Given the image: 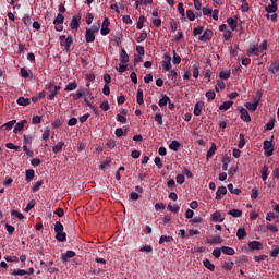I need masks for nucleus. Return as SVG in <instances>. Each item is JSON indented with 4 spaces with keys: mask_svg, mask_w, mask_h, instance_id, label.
<instances>
[{
    "mask_svg": "<svg viewBox=\"0 0 279 279\" xmlns=\"http://www.w3.org/2000/svg\"><path fill=\"white\" fill-rule=\"evenodd\" d=\"M54 232L56 239L59 243H64V241H66V232H64V225H62V222L57 221L54 223Z\"/></svg>",
    "mask_w": 279,
    "mask_h": 279,
    "instance_id": "1",
    "label": "nucleus"
},
{
    "mask_svg": "<svg viewBox=\"0 0 279 279\" xmlns=\"http://www.w3.org/2000/svg\"><path fill=\"white\" fill-rule=\"evenodd\" d=\"M262 99H263V92H257L253 98L254 102H246L244 106L245 108H247V110H251L252 112H256Z\"/></svg>",
    "mask_w": 279,
    "mask_h": 279,
    "instance_id": "2",
    "label": "nucleus"
},
{
    "mask_svg": "<svg viewBox=\"0 0 279 279\" xmlns=\"http://www.w3.org/2000/svg\"><path fill=\"white\" fill-rule=\"evenodd\" d=\"M274 149H275V145L274 143H271V141H265L264 142V154L266 156V158H269V156H274Z\"/></svg>",
    "mask_w": 279,
    "mask_h": 279,
    "instance_id": "3",
    "label": "nucleus"
},
{
    "mask_svg": "<svg viewBox=\"0 0 279 279\" xmlns=\"http://www.w3.org/2000/svg\"><path fill=\"white\" fill-rule=\"evenodd\" d=\"M238 110L240 111V119H242V121H245V123H250L252 121V117H250L247 109L238 107Z\"/></svg>",
    "mask_w": 279,
    "mask_h": 279,
    "instance_id": "4",
    "label": "nucleus"
},
{
    "mask_svg": "<svg viewBox=\"0 0 279 279\" xmlns=\"http://www.w3.org/2000/svg\"><path fill=\"white\" fill-rule=\"evenodd\" d=\"M110 20L108 17H105L102 21L100 34L101 36H108L110 34Z\"/></svg>",
    "mask_w": 279,
    "mask_h": 279,
    "instance_id": "5",
    "label": "nucleus"
},
{
    "mask_svg": "<svg viewBox=\"0 0 279 279\" xmlns=\"http://www.w3.org/2000/svg\"><path fill=\"white\" fill-rule=\"evenodd\" d=\"M82 21V14H76L72 17V21L70 23L71 29H80V22Z\"/></svg>",
    "mask_w": 279,
    "mask_h": 279,
    "instance_id": "6",
    "label": "nucleus"
},
{
    "mask_svg": "<svg viewBox=\"0 0 279 279\" xmlns=\"http://www.w3.org/2000/svg\"><path fill=\"white\" fill-rule=\"evenodd\" d=\"M260 53H263V50H260V48L256 44H253L248 47V50H247L248 57L252 58V56H259Z\"/></svg>",
    "mask_w": 279,
    "mask_h": 279,
    "instance_id": "7",
    "label": "nucleus"
},
{
    "mask_svg": "<svg viewBox=\"0 0 279 279\" xmlns=\"http://www.w3.org/2000/svg\"><path fill=\"white\" fill-rule=\"evenodd\" d=\"M61 47H64L65 51H71V46L73 45V35H69L68 38L60 43Z\"/></svg>",
    "mask_w": 279,
    "mask_h": 279,
    "instance_id": "8",
    "label": "nucleus"
},
{
    "mask_svg": "<svg viewBox=\"0 0 279 279\" xmlns=\"http://www.w3.org/2000/svg\"><path fill=\"white\" fill-rule=\"evenodd\" d=\"M162 61L163 71H171V54L165 53Z\"/></svg>",
    "mask_w": 279,
    "mask_h": 279,
    "instance_id": "9",
    "label": "nucleus"
},
{
    "mask_svg": "<svg viewBox=\"0 0 279 279\" xmlns=\"http://www.w3.org/2000/svg\"><path fill=\"white\" fill-rule=\"evenodd\" d=\"M213 38V29H206L202 36H199L198 40L201 43H206L207 40H210Z\"/></svg>",
    "mask_w": 279,
    "mask_h": 279,
    "instance_id": "10",
    "label": "nucleus"
},
{
    "mask_svg": "<svg viewBox=\"0 0 279 279\" xmlns=\"http://www.w3.org/2000/svg\"><path fill=\"white\" fill-rule=\"evenodd\" d=\"M227 24L231 27V32H234L239 27V20L236 17H228Z\"/></svg>",
    "mask_w": 279,
    "mask_h": 279,
    "instance_id": "11",
    "label": "nucleus"
},
{
    "mask_svg": "<svg viewBox=\"0 0 279 279\" xmlns=\"http://www.w3.org/2000/svg\"><path fill=\"white\" fill-rule=\"evenodd\" d=\"M120 62L122 64H128V62H130V56L128 54V51H125V49H121L120 52Z\"/></svg>",
    "mask_w": 279,
    "mask_h": 279,
    "instance_id": "12",
    "label": "nucleus"
},
{
    "mask_svg": "<svg viewBox=\"0 0 279 279\" xmlns=\"http://www.w3.org/2000/svg\"><path fill=\"white\" fill-rule=\"evenodd\" d=\"M220 250L222 254H226V256H234V254H236V251L230 246H222Z\"/></svg>",
    "mask_w": 279,
    "mask_h": 279,
    "instance_id": "13",
    "label": "nucleus"
},
{
    "mask_svg": "<svg viewBox=\"0 0 279 279\" xmlns=\"http://www.w3.org/2000/svg\"><path fill=\"white\" fill-rule=\"evenodd\" d=\"M278 71H279V59L272 61L269 66V72L272 73L274 75H276Z\"/></svg>",
    "mask_w": 279,
    "mask_h": 279,
    "instance_id": "14",
    "label": "nucleus"
},
{
    "mask_svg": "<svg viewBox=\"0 0 279 279\" xmlns=\"http://www.w3.org/2000/svg\"><path fill=\"white\" fill-rule=\"evenodd\" d=\"M228 193V189L226 186H219L216 192V199L219 202L221 199V195H226Z\"/></svg>",
    "mask_w": 279,
    "mask_h": 279,
    "instance_id": "15",
    "label": "nucleus"
},
{
    "mask_svg": "<svg viewBox=\"0 0 279 279\" xmlns=\"http://www.w3.org/2000/svg\"><path fill=\"white\" fill-rule=\"evenodd\" d=\"M25 125H27V120H22L21 122H19V123L15 125L13 132H14L15 134L19 133V132H23V130L25 129Z\"/></svg>",
    "mask_w": 279,
    "mask_h": 279,
    "instance_id": "16",
    "label": "nucleus"
},
{
    "mask_svg": "<svg viewBox=\"0 0 279 279\" xmlns=\"http://www.w3.org/2000/svg\"><path fill=\"white\" fill-rule=\"evenodd\" d=\"M202 108H204V101H197L194 106L195 117H199V114H202Z\"/></svg>",
    "mask_w": 279,
    "mask_h": 279,
    "instance_id": "17",
    "label": "nucleus"
},
{
    "mask_svg": "<svg viewBox=\"0 0 279 279\" xmlns=\"http://www.w3.org/2000/svg\"><path fill=\"white\" fill-rule=\"evenodd\" d=\"M208 245H217L223 243V238L220 235L215 236L214 239H207Z\"/></svg>",
    "mask_w": 279,
    "mask_h": 279,
    "instance_id": "18",
    "label": "nucleus"
},
{
    "mask_svg": "<svg viewBox=\"0 0 279 279\" xmlns=\"http://www.w3.org/2000/svg\"><path fill=\"white\" fill-rule=\"evenodd\" d=\"M248 247L250 250H263V243L259 241H251L248 242Z\"/></svg>",
    "mask_w": 279,
    "mask_h": 279,
    "instance_id": "19",
    "label": "nucleus"
},
{
    "mask_svg": "<svg viewBox=\"0 0 279 279\" xmlns=\"http://www.w3.org/2000/svg\"><path fill=\"white\" fill-rule=\"evenodd\" d=\"M85 40H86V43H95V33H93L92 31H88V28H86Z\"/></svg>",
    "mask_w": 279,
    "mask_h": 279,
    "instance_id": "20",
    "label": "nucleus"
},
{
    "mask_svg": "<svg viewBox=\"0 0 279 279\" xmlns=\"http://www.w3.org/2000/svg\"><path fill=\"white\" fill-rule=\"evenodd\" d=\"M211 220L215 221V223H222L223 218H221V211H215L211 215Z\"/></svg>",
    "mask_w": 279,
    "mask_h": 279,
    "instance_id": "21",
    "label": "nucleus"
},
{
    "mask_svg": "<svg viewBox=\"0 0 279 279\" xmlns=\"http://www.w3.org/2000/svg\"><path fill=\"white\" fill-rule=\"evenodd\" d=\"M222 268L226 269V271H232L234 268V262H230V257L227 258V260L223 263Z\"/></svg>",
    "mask_w": 279,
    "mask_h": 279,
    "instance_id": "22",
    "label": "nucleus"
},
{
    "mask_svg": "<svg viewBox=\"0 0 279 279\" xmlns=\"http://www.w3.org/2000/svg\"><path fill=\"white\" fill-rule=\"evenodd\" d=\"M265 11L268 12V14H276V12L278 11V4H268L266 8H265Z\"/></svg>",
    "mask_w": 279,
    "mask_h": 279,
    "instance_id": "23",
    "label": "nucleus"
},
{
    "mask_svg": "<svg viewBox=\"0 0 279 279\" xmlns=\"http://www.w3.org/2000/svg\"><path fill=\"white\" fill-rule=\"evenodd\" d=\"M215 151H217V145L213 143L206 155L207 160H210V158L215 156Z\"/></svg>",
    "mask_w": 279,
    "mask_h": 279,
    "instance_id": "24",
    "label": "nucleus"
},
{
    "mask_svg": "<svg viewBox=\"0 0 279 279\" xmlns=\"http://www.w3.org/2000/svg\"><path fill=\"white\" fill-rule=\"evenodd\" d=\"M236 236L239 241H243L247 236V232L245 231V228H239L236 231Z\"/></svg>",
    "mask_w": 279,
    "mask_h": 279,
    "instance_id": "25",
    "label": "nucleus"
},
{
    "mask_svg": "<svg viewBox=\"0 0 279 279\" xmlns=\"http://www.w3.org/2000/svg\"><path fill=\"white\" fill-rule=\"evenodd\" d=\"M168 101H169V96H167L166 94H162L161 98L158 101V106L160 108H165V106H167Z\"/></svg>",
    "mask_w": 279,
    "mask_h": 279,
    "instance_id": "26",
    "label": "nucleus"
},
{
    "mask_svg": "<svg viewBox=\"0 0 279 279\" xmlns=\"http://www.w3.org/2000/svg\"><path fill=\"white\" fill-rule=\"evenodd\" d=\"M228 215H231V217H234V219H239V217L243 216V211H241V209H231L229 210Z\"/></svg>",
    "mask_w": 279,
    "mask_h": 279,
    "instance_id": "27",
    "label": "nucleus"
},
{
    "mask_svg": "<svg viewBox=\"0 0 279 279\" xmlns=\"http://www.w3.org/2000/svg\"><path fill=\"white\" fill-rule=\"evenodd\" d=\"M260 173H262V180L263 182H265L267 178H269V167L264 166L260 170Z\"/></svg>",
    "mask_w": 279,
    "mask_h": 279,
    "instance_id": "28",
    "label": "nucleus"
},
{
    "mask_svg": "<svg viewBox=\"0 0 279 279\" xmlns=\"http://www.w3.org/2000/svg\"><path fill=\"white\" fill-rule=\"evenodd\" d=\"M227 189L230 191V193H232V195H241V189H234V185L232 183H229L227 185Z\"/></svg>",
    "mask_w": 279,
    "mask_h": 279,
    "instance_id": "29",
    "label": "nucleus"
},
{
    "mask_svg": "<svg viewBox=\"0 0 279 279\" xmlns=\"http://www.w3.org/2000/svg\"><path fill=\"white\" fill-rule=\"evenodd\" d=\"M35 177L36 172L34 171V169L26 170V182H32V180H34Z\"/></svg>",
    "mask_w": 279,
    "mask_h": 279,
    "instance_id": "30",
    "label": "nucleus"
},
{
    "mask_svg": "<svg viewBox=\"0 0 279 279\" xmlns=\"http://www.w3.org/2000/svg\"><path fill=\"white\" fill-rule=\"evenodd\" d=\"M62 147H64V141L58 142V144L52 147L53 154H60Z\"/></svg>",
    "mask_w": 279,
    "mask_h": 279,
    "instance_id": "31",
    "label": "nucleus"
},
{
    "mask_svg": "<svg viewBox=\"0 0 279 279\" xmlns=\"http://www.w3.org/2000/svg\"><path fill=\"white\" fill-rule=\"evenodd\" d=\"M16 102L19 106H29V104H32L29 98H25V97H19Z\"/></svg>",
    "mask_w": 279,
    "mask_h": 279,
    "instance_id": "32",
    "label": "nucleus"
},
{
    "mask_svg": "<svg viewBox=\"0 0 279 279\" xmlns=\"http://www.w3.org/2000/svg\"><path fill=\"white\" fill-rule=\"evenodd\" d=\"M173 241V236L171 235H161L159 239V245H162L163 243H171Z\"/></svg>",
    "mask_w": 279,
    "mask_h": 279,
    "instance_id": "33",
    "label": "nucleus"
},
{
    "mask_svg": "<svg viewBox=\"0 0 279 279\" xmlns=\"http://www.w3.org/2000/svg\"><path fill=\"white\" fill-rule=\"evenodd\" d=\"M14 125H16V120H11V121L4 123L1 126V130H3V128H4L7 131H10V130H12V128H14Z\"/></svg>",
    "mask_w": 279,
    "mask_h": 279,
    "instance_id": "34",
    "label": "nucleus"
},
{
    "mask_svg": "<svg viewBox=\"0 0 279 279\" xmlns=\"http://www.w3.org/2000/svg\"><path fill=\"white\" fill-rule=\"evenodd\" d=\"M63 260L66 263L69 258H75V252L74 251H66L65 254H62Z\"/></svg>",
    "mask_w": 279,
    "mask_h": 279,
    "instance_id": "35",
    "label": "nucleus"
},
{
    "mask_svg": "<svg viewBox=\"0 0 279 279\" xmlns=\"http://www.w3.org/2000/svg\"><path fill=\"white\" fill-rule=\"evenodd\" d=\"M230 75H232V72L230 70L228 71H221L219 73L220 80H230Z\"/></svg>",
    "mask_w": 279,
    "mask_h": 279,
    "instance_id": "36",
    "label": "nucleus"
},
{
    "mask_svg": "<svg viewBox=\"0 0 279 279\" xmlns=\"http://www.w3.org/2000/svg\"><path fill=\"white\" fill-rule=\"evenodd\" d=\"M76 88H77V82L73 81V82L68 83L64 90L71 92V90H75Z\"/></svg>",
    "mask_w": 279,
    "mask_h": 279,
    "instance_id": "37",
    "label": "nucleus"
},
{
    "mask_svg": "<svg viewBox=\"0 0 279 279\" xmlns=\"http://www.w3.org/2000/svg\"><path fill=\"white\" fill-rule=\"evenodd\" d=\"M203 265L209 271H215V264L210 263L208 259L203 260Z\"/></svg>",
    "mask_w": 279,
    "mask_h": 279,
    "instance_id": "38",
    "label": "nucleus"
},
{
    "mask_svg": "<svg viewBox=\"0 0 279 279\" xmlns=\"http://www.w3.org/2000/svg\"><path fill=\"white\" fill-rule=\"evenodd\" d=\"M64 23V15L59 13L57 17L53 20V25H62Z\"/></svg>",
    "mask_w": 279,
    "mask_h": 279,
    "instance_id": "39",
    "label": "nucleus"
},
{
    "mask_svg": "<svg viewBox=\"0 0 279 279\" xmlns=\"http://www.w3.org/2000/svg\"><path fill=\"white\" fill-rule=\"evenodd\" d=\"M11 215L12 217H16L17 219H20V221H23V219H25V216L16 209L11 210Z\"/></svg>",
    "mask_w": 279,
    "mask_h": 279,
    "instance_id": "40",
    "label": "nucleus"
},
{
    "mask_svg": "<svg viewBox=\"0 0 279 279\" xmlns=\"http://www.w3.org/2000/svg\"><path fill=\"white\" fill-rule=\"evenodd\" d=\"M234 101H225L219 106V110H230V107L233 106Z\"/></svg>",
    "mask_w": 279,
    "mask_h": 279,
    "instance_id": "41",
    "label": "nucleus"
},
{
    "mask_svg": "<svg viewBox=\"0 0 279 279\" xmlns=\"http://www.w3.org/2000/svg\"><path fill=\"white\" fill-rule=\"evenodd\" d=\"M140 252H145L146 254H151V252H154V247L149 244H145L143 247L140 248Z\"/></svg>",
    "mask_w": 279,
    "mask_h": 279,
    "instance_id": "42",
    "label": "nucleus"
},
{
    "mask_svg": "<svg viewBox=\"0 0 279 279\" xmlns=\"http://www.w3.org/2000/svg\"><path fill=\"white\" fill-rule=\"evenodd\" d=\"M154 3V0H137L135 2V8H138V5H149Z\"/></svg>",
    "mask_w": 279,
    "mask_h": 279,
    "instance_id": "43",
    "label": "nucleus"
},
{
    "mask_svg": "<svg viewBox=\"0 0 279 279\" xmlns=\"http://www.w3.org/2000/svg\"><path fill=\"white\" fill-rule=\"evenodd\" d=\"M136 99H137L138 106H143V104H145V100H143V89L137 90Z\"/></svg>",
    "mask_w": 279,
    "mask_h": 279,
    "instance_id": "44",
    "label": "nucleus"
},
{
    "mask_svg": "<svg viewBox=\"0 0 279 279\" xmlns=\"http://www.w3.org/2000/svg\"><path fill=\"white\" fill-rule=\"evenodd\" d=\"M180 142H178V141H172L171 143H170V149H172V151H178V149H180Z\"/></svg>",
    "mask_w": 279,
    "mask_h": 279,
    "instance_id": "45",
    "label": "nucleus"
},
{
    "mask_svg": "<svg viewBox=\"0 0 279 279\" xmlns=\"http://www.w3.org/2000/svg\"><path fill=\"white\" fill-rule=\"evenodd\" d=\"M230 165V157L222 158V171H228V166Z\"/></svg>",
    "mask_w": 279,
    "mask_h": 279,
    "instance_id": "46",
    "label": "nucleus"
},
{
    "mask_svg": "<svg viewBox=\"0 0 279 279\" xmlns=\"http://www.w3.org/2000/svg\"><path fill=\"white\" fill-rule=\"evenodd\" d=\"M275 123H276V118L270 119V120L266 123L265 130H268V131L274 130V124H275Z\"/></svg>",
    "mask_w": 279,
    "mask_h": 279,
    "instance_id": "47",
    "label": "nucleus"
},
{
    "mask_svg": "<svg viewBox=\"0 0 279 279\" xmlns=\"http://www.w3.org/2000/svg\"><path fill=\"white\" fill-rule=\"evenodd\" d=\"M20 73H21V76L24 77V80H28V77H32L29 75V71H27V69L25 68H21Z\"/></svg>",
    "mask_w": 279,
    "mask_h": 279,
    "instance_id": "48",
    "label": "nucleus"
},
{
    "mask_svg": "<svg viewBox=\"0 0 279 279\" xmlns=\"http://www.w3.org/2000/svg\"><path fill=\"white\" fill-rule=\"evenodd\" d=\"M12 276H27V271L23 269H14Z\"/></svg>",
    "mask_w": 279,
    "mask_h": 279,
    "instance_id": "49",
    "label": "nucleus"
},
{
    "mask_svg": "<svg viewBox=\"0 0 279 279\" xmlns=\"http://www.w3.org/2000/svg\"><path fill=\"white\" fill-rule=\"evenodd\" d=\"M205 97L207 98V101H213V99L216 97V94L214 90H208L206 92Z\"/></svg>",
    "mask_w": 279,
    "mask_h": 279,
    "instance_id": "50",
    "label": "nucleus"
},
{
    "mask_svg": "<svg viewBox=\"0 0 279 279\" xmlns=\"http://www.w3.org/2000/svg\"><path fill=\"white\" fill-rule=\"evenodd\" d=\"M239 149H243L245 147V135L240 134V142L238 144Z\"/></svg>",
    "mask_w": 279,
    "mask_h": 279,
    "instance_id": "51",
    "label": "nucleus"
},
{
    "mask_svg": "<svg viewBox=\"0 0 279 279\" xmlns=\"http://www.w3.org/2000/svg\"><path fill=\"white\" fill-rule=\"evenodd\" d=\"M116 136L118 138H121V136H125V134H128V131H123V129L121 128H118L114 132Z\"/></svg>",
    "mask_w": 279,
    "mask_h": 279,
    "instance_id": "52",
    "label": "nucleus"
},
{
    "mask_svg": "<svg viewBox=\"0 0 279 279\" xmlns=\"http://www.w3.org/2000/svg\"><path fill=\"white\" fill-rule=\"evenodd\" d=\"M40 186H43V180L37 181V182L33 185V193H38V191H40Z\"/></svg>",
    "mask_w": 279,
    "mask_h": 279,
    "instance_id": "53",
    "label": "nucleus"
},
{
    "mask_svg": "<svg viewBox=\"0 0 279 279\" xmlns=\"http://www.w3.org/2000/svg\"><path fill=\"white\" fill-rule=\"evenodd\" d=\"M221 248H219V247H216V248H214V251H213V257L214 258H221Z\"/></svg>",
    "mask_w": 279,
    "mask_h": 279,
    "instance_id": "54",
    "label": "nucleus"
},
{
    "mask_svg": "<svg viewBox=\"0 0 279 279\" xmlns=\"http://www.w3.org/2000/svg\"><path fill=\"white\" fill-rule=\"evenodd\" d=\"M4 260H7V263H19V257L17 256H5Z\"/></svg>",
    "mask_w": 279,
    "mask_h": 279,
    "instance_id": "55",
    "label": "nucleus"
},
{
    "mask_svg": "<svg viewBox=\"0 0 279 279\" xmlns=\"http://www.w3.org/2000/svg\"><path fill=\"white\" fill-rule=\"evenodd\" d=\"M167 209L170 211V213H180V206L178 205H168Z\"/></svg>",
    "mask_w": 279,
    "mask_h": 279,
    "instance_id": "56",
    "label": "nucleus"
},
{
    "mask_svg": "<svg viewBox=\"0 0 279 279\" xmlns=\"http://www.w3.org/2000/svg\"><path fill=\"white\" fill-rule=\"evenodd\" d=\"M186 16H187L189 21H195V12H193V10L189 9L186 11Z\"/></svg>",
    "mask_w": 279,
    "mask_h": 279,
    "instance_id": "57",
    "label": "nucleus"
},
{
    "mask_svg": "<svg viewBox=\"0 0 279 279\" xmlns=\"http://www.w3.org/2000/svg\"><path fill=\"white\" fill-rule=\"evenodd\" d=\"M204 32V26H198L193 29V36H199Z\"/></svg>",
    "mask_w": 279,
    "mask_h": 279,
    "instance_id": "58",
    "label": "nucleus"
},
{
    "mask_svg": "<svg viewBox=\"0 0 279 279\" xmlns=\"http://www.w3.org/2000/svg\"><path fill=\"white\" fill-rule=\"evenodd\" d=\"M155 121H156V123H158V125H162V113L157 112L155 114Z\"/></svg>",
    "mask_w": 279,
    "mask_h": 279,
    "instance_id": "59",
    "label": "nucleus"
},
{
    "mask_svg": "<svg viewBox=\"0 0 279 279\" xmlns=\"http://www.w3.org/2000/svg\"><path fill=\"white\" fill-rule=\"evenodd\" d=\"M144 40H147L146 32L141 33L140 37L136 38V43H143Z\"/></svg>",
    "mask_w": 279,
    "mask_h": 279,
    "instance_id": "60",
    "label": "nucleus"
},
{
    "mask_svg": "<svg viewBox=\"0 0 279 279\" xmlns=\"http://www.w3.org/2000/svg\"><path fill=\"white\" fill-rule=\"evenodd\" d=\"M175 181H177V184H184V182H185L184 174H178L175 177Z\"/></svg>",
    "mask_w": 279,
    "mask_h": 279,
    "instance_id": "61",
    "label": "nucleus"
},
{
    "mask_svg": "<svg viewBox=\"0 0 279 279\" xmlns=\"http://www.w3.org/2000/svg\"><path fill=\"white\" fill-rule=\"evenodd\" d=\"M266 228L267 230H270V232H278V226L276 225L267 223Z\"/></svg>",
    "mask_w": 279,
    "mask_h": 279,
    "instance_id": "62",
    "label": "nucleus"
},
{
    "mask_svg": "<svg viewBox=\"0 0 279 279\" xmlns=\"http://www.w3.org/2000/svg\"><path fill=\"white\" fill-rule=\"evenodd\" d=\"M251 198L252 199H257L258 198V187H253L252 189Z\"/></svg>",
    "mask_w": 279,
    "mask_h": 279,
    "instance_id": "63",
    "label": "nucleus"
},
{
    "mask_svg": "<svg viewBox=\"0 0 279 279\" xmlns=\"http://www.w3.org/2000/svg\"><path fill=\"white\" fill-rule=\"evenodd\" d=\"M144 24H145V16H140L137 21V29H141Z\"/></svg>",
    "mask_w": 279,
    "mask_h": 279,
    "instance_id": "64",
    "label": "nucleus"
}]
</instances>
